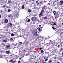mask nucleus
<instances>
[{"mask_svg":"<svg viewBox=\"0 0 63 63\" xmlns=\"http://www.w3.org/2000/svg\"><path fill=\"white\" fill-rule=\"evenodd\" d=\"M43 14H45V11H44V10L42 9L40 12V13L39 14V17H41V16H43Z\"/></svg>","mask_w":63,"mask_h":63,"instance_id":"f257e3e1","label":"nucleus"},{"mask_svg":"<svg viewBox=\"0 0 63 63\" xmlns=\"http://www.w3.org/2000/svg\"><path fill=\"white\" fill-rule=\"evenodd\" d=\"M10 47V45H6L5 48L6 49H9Z\"/></svg>","mask_w":63,"mask_h":63,"instance_id":"f03ea898","label":"nucleus"},{"mask_svg":"<svg viewBox=\"0 0 63 63\" xmlns=\"http://www.w3.org/2000/svg\"><path fill=\"white\" fill-rule=\"evenodd\" d=\"M55 18H57L59 16V14L58 13H56V14H55Z\"/></svg>","mask_w":63,"mask_h":63,"instance_id":"7ed1b4c3","label":"nucleus"},{"mask_svg":"<svg viewBox=\"0 0 63 63\" xmlns=\"http://www.w3.org/2000/svg\"><path fill=\"white\" fill-rule=\"evenodd\" d=\"M36 19V18L35 17H33L32 18V21H35Z\"/></svg>","mask_w":63,"mask_h":63,"instance_id":"20e7f679","label":"nucleus"},{"mask_svg":"<svg viewBox=\"0 0 63 63\" xmlns=\"http://www.w3.org/2000/svg\"><path fill=\"white\" fill-rule=\"evenodd\" d=\"M46 9H47V7L46 6V5H45L44 6L42 7V10H45Z\"/></svg>","mask_w":63,"mask_h":63,"instance_id":"39448f33","label":"nucleus"},{"mask_svg":"<svg viewBox=\"0 0 63 63\" xmlns=\"http://www.w3.org/2000/svg\"><path fill=\"white\" fill-rule=\"evenodd\" d=\"M8 22V19H6L4 20V23H7Z\"/></svg>","mask_w":63,"mask_h":63,"instance_id":"423d86ee","label":"nucleus"},{"mask_svg":"<svg viewBox=\"0 0 63 63\" xmlns=\"http://www.w3.org/2000/svg\"><path fill=\"white\" fill-rule=\"evenodd\" d=\"M63 0H62L61 1H60V3H61L60 4V5H62V4H63Z\"/></svg>","mask_w":63,"mask_h":63,"instance_id":"0eeeda50","label":"nucleus"},{"mask_svg":"<svg viewBox=\"0 0 63 63\" xmlns=\"http://www.w3.org/2000/svg\"><path fill=\"white\" fill-rule=\"evenodd\" d=\"M36 3L37 5H40V3H39V1L38 0H37L36 1Z\"/></svg>","mask_w":63,"mask_h":63,"instance_id":"6e6552de","label":"nucleus"},{"mask_svg":"<svg viewBox=\"0 0 63 63\" xmlns=\"http://www.w3.org/2000/svg\"><path fill=\"white\" fill-rule=\"evenodd\" d=\"M42 3H43V1H40V3H39V4H40V5H43V4Z\"/></svg>","mask_w":63,"mask_h":63,"instance_id":"1a4fd4ad","label":"nucleus"},{"mask_svg":"<svg viewBox=\"0 0 63 63\" xmlns=\"http://www.w3.org/2000/svg\"><path fill=\"white\" fill-rule=\"evenodd\" d=\"M53 13L54 14V15H55L56 14V11H53Z\"/></svg>","mask_w":63,"mask_h":63,"instance_id":"9d476101","label":"nucleus"},{"mask_svg":"<svg viewBox=\"0 0 63 63\" xmlns=\"http://www.w3.org/2000/svg\"><path fill=\"white\" fill-rule=\"evenodd\" d=\"M33 31V33H37V31L36 30H34Z\"/></svg>","mask_w":63,"mask_h":63,"instance_id":"9b49d317","label":"nucleus"},{"mask_svg":"<svg viewBox=\"0 0 63 63\" xmlns=\"http://www.w3.org/2000/svg\"><path fill=\"white\" fill-rule=\"evenodd\" d=\"M33 57H32V56H30V59H35L34 58H33Z\"/></svg>","mask_w":63,"mask_h":63,"instance_id":"f8f14e48","label":"nucleus"},{"mask_svg":"<svg viewBox=\"0 0 63 63\" xmlns=\"http://www.w3.org/2000/svg\"><path fill=\"white\" fill-rule=\"evenodd\" d=\"M48 63H51V62H52V60H49V61H48Z\"/></svg>","mask_w":63,"mask_h":63,"instance_id":"ddd939ff","label":"nucleus"},{"mask_svg":"<svg viewBox=\"0 0 63 63\" xmlns=\"http://www.w3.org/2000/svg\"><path fill=\"white\" fill-rule=\"evenodd\" d=\"M8 25H10L11 26H12V23H9L8 24Z\"/></svg>","mask_w":63,"mask_h":63,"instance_id":"4468645a","label":"nucleus"},{"mask_svg":"<svg viewBox=\"0 0 63 63\" xmlns=\"http://www.w3.org/2000/svg\"><path fill=\"white\" fill-rule=\"evenodd\" d=\"M6 53L7 54H9V53H10V51H6Z\"/></svg>","mask_w":63,"mask_h":63,"instance_id":"2eb2a0df","label":"nucleus"},{"mask_svg":"<svg viewBox=\"0 0 63 63\" xmlns=\"http://www.w3.org/2000/svg\"><path fill=\"white\" fill-rule=\"evenodd\" d=\"M16 16V18H17V17H18V14H17V15H16V16Z\"/></svg>","mask_w":63,"mask_h":63,"instance_id":"dca6fc26","label":"nucleus"},{"mask_svg":"<svg viewBox=\"0 0 63 63\" xmlns=\"http://www.w3.org/2000/svg\"><path fill=\"white\" fill-rule=\"evenodd\" d=\"M11 16H12V15L11 14L9 15L8 16V17H10Z\"/></svg>","mask_w":63,"mask_h":63,"instance_id":"f3484780","label":"nucleus"},{"mask_svg":"<svg viewBox=\"0 0 63 63\" xmlns=\"http://www.w3.org/2000/svg\"><path fill=\"white\" fill-rule=\"evenodd\" d=\"M8 3L9 4H11V3H12V2L10 1V0H8Z\"/></svg>","mask_w":63,"mask_h":63,"instance_id":"a211bd4d","label":"nucleus"},{"mask_svg":"<svg viewBox=\"0 0 63 63\" xmlns=\"http://www.w3.org/2000/svg\"><path fill=\"white\" fill-rule=\"evenodd\" d=\"M22 9H24V6L23 5L22 6Z\"/></svg>","mask_w":63,"mask_h":63,"instance_id":"6ab92c4d","label":"nucleus"},{"mask_svg":"<svg viewBox=\"0 0 63 63\" xmlns=\"http://www.w3.org/2000/svg\"><path fill=\"white\" fill-rule=\"evenodd\" d=\"M51 4V3H48L47 4V6H50Z\"/></svg>","mask_w":63,"mask_h":63,"instance_id":"aec40b11","label":"nucleus"},{"mask_svg":"<svg viewBox=\"0 0 63 63\" xmlns=\"http://www.w3.org/2000/svg\"><path fill=\"white\" fill-rule=\"evenodd\" d=\"M47 60H48V58H46V59H45V61L46 62L47 61Z\"/></svg>","mask_w":63,"mask_h":63,"instance_id":"412c9836","label":"nucleus"},{"mask_svg":"<svg viewBox=\"0 0 63 63\" xmlns=\"http://www.w3.org/2000/svg\"><path fill=\"white\" fill-rule=\"evenodd\" d=\"M35 21H39V20L38 19H36V20H35Z\"/></svg>","mask_w":63,"mask_h":63,"instance_id":"4be33fe9","label":"nucleus"},{"mask_svg":"<svg viewBox=\"0 0 63 63\" xmlns=\"http://www.w3.org/2000/svg\"><path fill=\"white\" fill-rule=\"evenodd\" d=\"M3 42H4L5 43H6L7 42V41L6 40H3Z\"/></svg>","mask_w":63,"mask_h":63,"instance_id":"5701e85b","label":"nucleus"},{"mask_svg":"<svg viewBox=\"0 0 63 63\" xmlns=\"http://www.w3.org/2000/svg\"><path fill=\"white\" fill-rule=\"evenodd\" d=\"M43 18L44 19H47V17L46 16L44 17H43Z\"/></svg>","mask_w":63,"mask_h":63,"instance_id":"b1692460","label":"nucleus"},{"mask_svg":"<svg viewBox=\"0 0 63 63\" xmlns=\"http://www.w3.org/2000/svg\"><path fill=\"white\" fill-rule=\"evenodd\" d=\"M31 9H29L28 10V12L29 13H30L31 12Z\"/></svg>","mask_w":63,"mask_h":63,"instance_id":"393cba45","label":"nucleus"},{"mask_svg":"<svg viewBox=\"0 0 63 63\" xmlns=\"http://www.w3.org/2000/svg\"><path fill=\"white\" fill-rule=\"evenodd\" d=\"M30 19H28V22H30Z\"/></svg>","mask_w":63,"mask_h":63,"instance_id":"a878e982","label":"nucleus"},{"mask_svg":"<svg viewBox=\"0 0 63 63\" xmlns=\"http://www.w3.org/2000/svg\"><path fill=\"white\" fill-rule=\"evenodd\" d=\"M19 45H22V42H20L19 43Z\"/></svg>","mask_w":63,"mask_h":63,"instance_id":"bb28decb","label":"nucleus"},{"mask_svg":"<svg viewBox=\"0 0 63 63\" xmlns=\"http://www.w3.org/2000/svg\"><path fill=\"white\" fill-rule=\"evenodd\" d=\"M14 36V33H12L11 34V36Z\"/></svg>","mask_w":63,"mask_h":63,"instance_id":"cd10ccee","label":"nucleus"},{"mask_svg":"<svg viewBox=\"0 0 63 63\" xmlns=\"http://www.w3.org/2000/svg\"><path fill=\"white\" fill-rule=\"evenodd\" d=\"M8 12H11V9H8Z\"/></svg>","mask_w":63,"mask_h":63,"instance_id":"c85d7f7f","label":"nucleus"},{"mask_svg":"<svg viewBox=\"0 0 63 63\" xmlns=\"http://www.w3.org/2000/svg\"><path fill=\"white\" fill-rule=\"evenodd\" d=\"M63 48H61L60 49V51H62V50H63Z\"/></svg>","mask_w":63,"mask_h":63,"instance_id":"c756f323","label":"nucleus"},{"mask_svg":"<svg viewBox=\"0 0 63 63\" xmlns=\"http://www.w3.org/2000/svg\"><path fill=\"white\" fill-rule=\"evenodd\" d=\"M2 45H3V47H4V46L6 45V44H2Z\"/></svg>","mask_w":63,"mask_h":63,"instance_id":"7c9ffc66","label":"nucleus"},{"mask_svg":"<svg viewBox=\"0 0 63 63\" xmlns=\"http://www.w3.org/2000/svg\"><path fill=\"white\" fill-rule=\"evenodd\" d=\"M32 34L33 36H36V34L35 33H33Z\"/></svg>","mask_w":63,"mask_h":63,"instance_id":"2f4dec72","label":"nucleus"},{"mask_svg":"<svg viewBox=\"0 0 63 63\" xmlns=\"http://www.w3.org/2000/svg\"><path fill=\"white\" fill-rule=\"evenodd\" d=\"M55 49V51H57V50H58V49H57V48H56Z\"/></svg>","mask_w":63,"mask_h":63,"instance_id":"473e14b6","label":"nucleus"},{"mask_svg":"<svg viewBox=\"0 0 63 63\" xmlns=\"http://www.w3.org/2000/svg\"><path fill=\"white\" fill-rule=\"evenodd\" d=\"M10 41H13V39L12 38L10 39Z\"/></svg>","mask_w":63,"mask_h":63,"instance_id":"72a5a7b5","label":"nucleus"},{"mask_svg":"<svg viewBox=\"0 0 63 63\" xmlns=\"http://www.w3.org/2000/svg\"><path fill=\"white\" fill-rule=\"evenodd\" d=\"M41 53H43V50H41Z\"/></svg>","mask_w":63,"mask_h":63,"instance_id":"f704fd0d","label":"nucleus"},{"mask_svg":"<svg viewBox=\"0 0 63 63\" xmlns=\"http://www.w3.org/2000/svg\"><path fill=\"white\" fill-rule=\"evenodd\" d=\"M52 28L54 30V29H55V28L54 27H52Z\"/></svg>","mask_w":63,"mask_h":63,"instance_id":"c9c22d12","label":"nucleus"},{"mask_svg":"<svg viewBox=\"0 0 63 63\" xmlns=\"http://www.w3.org/2000/svg\"><path fill=\"white\" fill-rule=\"evenodd\" d=\"M13 61H12V60L10 61V62H13Z\"/></svg>","mask_w":63,"mask_h":63,"instance_id":"e433bc0d","label":"nucleus"},{"mask_svg":"<svg viewBox=\"0 0 63 63\" xmlns=\"http://www.w3.org/2000/svg\"><path fill=\"white\" fill-rule=\"evenodd\" d=\"M54 59H55V60H56V59H57V58H56V57H55L54 58Z\"/></svg>","mask_w":63,"mask_h":63,"instance_id":"4c0bfd02","label":"nucleus"},{"mask_svg":"<svg viewBox=\"0 0 63 63\" xmlns=\"http://www.w3.org/2000/svg\"><path fill=\"white\" fill-rule=\"evenodd\" d=\"M57 47H58V48H59V47H60V46L59 45H58Z\"/></svg>","mask_w":63,"mask_h":63,"instance_id":"58836bf2","label":"nucleus"},{"mask_svg":"<svg viewBox=\"0 0 63 63\" xmlns=\"http://www.w3.org/2000/svg\"><path fill=\"white\" fill-rule=\"evenodd\" d=\"M54 25H56V23L55 22L54 23Z\"/></svg>","mask_w":63,"mask_h":63,"instance_id":"ea45409f","label":"nucleus"},{"mask_svg":"<svg viewBox=\"0 0 63 63\" xmlns=\"http://www.w3.org/2000/svg\"><path fill=\"white\" fill-rule=\"evenodd\" d=\"M5 7H6V5H4L3 6V8H5Z\"/></svg>","mask_w":63,"mask_h":63,"instance_id":"a19ab883","label":"nucleus"},{"mask_svg":"<svg viewBox=\"0 0 63 63\" xmlns=\"http://www.w3.org/2000/svg\"><path fill=\"white\" fill-rule=\"evenodd\" d=\"M37 29H38V30H39L40 29V28H37Z\"/></svg>","mask_w":63,"mask_h":63,"instance_id":"79ce46f5","label":"nucleus"},{"mask_svg":"<svg viewBox=\"0 0 63 63\" xmlns=\"http://www.w3.org/2000/svg\"><path fill=\"white\" fill-rule=\"evenodd\" d=\"M35 35L36 36V35H38V33H35Z\"/></svg>","mask_w":63,"mask_h":63,"instance_id":"37998d69","label":"nucleus"},{"mask_svg":"<svg viewBox=\"0 0 63 63\" xmlns=\"http://www.w3.org/2000/svg\"><path fill=\"white\" fill-rule=\"evenodd\" d=\"M39 27H41V26H41V25H39Z\"/></svg>","mask_w":63,"mask_h":63,"instance_id":"c03bdc74","label":"nucleus"},{"mask_svg":"<svg viewBox=\"0 0 63 63\" xmlns=\"http://www.w3.org/2000/svg\"><path fill=\"white\" fill-rule=\"evenodd\" d=\"M18 62V63H20V61H19Z\"/></svg>","mask_w":63,"mask_h":63,"instance_id":"a18cd8bd","label":"nucleus"},{"mask_svg":"<svg viewBox=\"0 0 63 63\" xmlns=\"http://www.w3.org/2000/svg\"><path fill=\"white\" fill-rule=\"evenodd\" d=\"M39 49H40L41 50V49H42V48H39Z\"/></svg>","mask_w":63,"mask_h":63,"instance_id":"49530a36","label":"nucleus"},{"mask_svg":"<svg viewBox=\"0 0 63 63\" xmlns=\"http://www.w3.org/2000/svg\"><path fill=\"white\" fill-rule=\"evenodd\" d=\"M11 45H14V43H13L11 44Z\"/></svg>","mask_w":63,"mask_h":63,"instance_id":"de8ad7c7","label":"nucleus"},{"mask_svg":"<svg viewBox=\"0 0 63 63\" xmlns=\"http://www.w3.org/2000/svg\"><path fill=\"white\" fill-rule=\"evenodd\" d=\"M62 56H63V52L62 53Z\"/></svg>","mask_w":63,"mask_h":63,"instance_id":"09e8293b","label":"nucleus"},{"mask_svg":"<svg viewBox=\"0 0 63 63\" xmlns=\"http://www.w3.org/2000/svg\"><path fill=\"white\" fill-rule=\"evenodd\" d=\"M16 62V61H14V62Z\"/></svg>","mask_w":63,"mask_h":63,"instance_id":"8fccbe9b","label":"nucleus"},{"mask_svg":"<svg viewBox=\"0 0 63 63\" xmlns=\"http://www.w3.org/2000/svg\"><path fill=\"white\" fill-rule=\"evenodd\" d=\"M41 63H46V62H43Z\"/></svg>","mask_w":63,"mask_h":63,"instance_id":"3c124183","label":"nucleus"},{"mask_svg":"<svg viewBox=\"0 0 63 63\" xmlns=\"http://www.w3.org/2000/svg\"><path fill=\"white\" fill-rule=\"evenodd\" d=\"M2 11L1 10V11H0V13H2Z\"/></svg>","mask_w":63,"mask_h":63,"instance_id":"603ef678","label":"nucleus"},{"mask_svg":"<svg viewBox=\"0 0 63 63\" xmlns=\"http://www.w3.org/2000/svg\"><path fill=\"white\" fill-rule=\"evenodd\" d=\"M2 57L0 56V58H1Z\"/></svg>","mask_w":63,"mask_h":63,"instance_id":"864d4df0","label":"nucleus"},{"mask_svg":"<svg viewBox=\"0 0 63 63\" xmlns=\"http://www.w3.org/2000/svg\"><path fill=\"white\" fill-rule=\"evenodd\" d=\"M39 31H41V30H40V29H39Z\"/></svg>","mask_w":63,"mask_h":63,"instance_id":"5fc2aeb1","label":"nucleus"},{"mask_svg":"<svg viewBox=\"0 0 63 63\" xmlns=\"http://www.w3.org/2000/svg\"><path fill=\"white\" fill-rule=\"evenodd\" d=\"M35 51H33V52H35Z\"/></svg>","mask_w":63,"mask_h":63,"instance_id":"6e6d98bb","label":"nucleus"},{"mask_svg":"<svg viewBox=\"0 0 63 63\" xmlns=\"http://www.w3.org/2000/svg\"><path fill=\"white\" fill-rule=\"evenodd\" d=\"M1 16L0 15V18H1Z\"/></svg>","mask_w":63,"mask_h":63,"instance_id":"4d7b16f0","label":"nucleus"},{"mask_svg":"<svg viewBox=\"0 0 63 63\" xmlns=\"http://www.w3.org/2000/svg\"><path fill=\"white\" fill-rule=\"evenodd\" d=\"M19 59L20 60H21V58H20Z\"/></svg>","mask_w":63,"mask_h":63,"instance_id":"13d9d810","label":"nucleus"},{"mask_svg":"<svg viewBox=\"0 0 63 63\" xmlns=\"http://www.w3.org/2000/svg\"><path fill=\"white\" fill-rule=\"evenodd\" d=\"M57 63H60V62H58Z\"/></svg>","mask_w":63,"mask_h":63,"instance_id":"bf43d9fd","label":"nucleus"},{"mask_svg":"<svg viewBox=\"0 0 63 63\" xmlns=\"http://www.w3.org/2000/svg\"><path fill=\"white\" fill-rule=\"evenodd\" d=\"M46 57H45L44 58V59H45V58H46Z\"/></svg>","mask_w":63,"mask_h":63,"instance_id":"052dcab7","label":"nucleus"},{"mask_svg":"<svg viewBox=\"0 0 63 63\" xmlns=\"http://www.w3.org/2000/svg\"><path fill=\"white\" fill-rule=\"evenodd\" d=\"M62 25H63V23L62 24Z\"/></svg>","mask_w":63,"mask_h":63,"instance_id":"680f3d73","label":"nucleus"},{"mask_svg":"<svg viewBox=\"0 0 63 63\" xmlns=\"http://www.w3.org/2000/svg\"><path fill=\"white\" fill-rule=\"evenodd\" d=\"M17 28H18V27H17Z\"/></svg>","mask_w":63,"mask_h":63,"instance_id":"e2e57ef3","label":"nucleus"},{"mask_svg":"<svg viewBox=\"0 0 63 63\" xmlns=\"http://www.w3.org/2000/svg\"><path fill=\"white\" fill-rule=\"evenodd\" d=\"M35 63H38L36 62Z\"/></svg>","mask_w":63,"mask_h":63,"instance_id":"0e129e2a","label":"nucleus"},{"mask_svg":"<svg viewBox=\"0 0 63 63\" xmlns=\"http://www.w3.org/2000/svg\"><path fill=\"white\" fill-rule=\"evenodd\" d=\"M32 1H34V0H33Z\"/></svg>","mask_w":63,"mask_h":63,"instance_id":"69168bd1","label":"nucleus"},{"mask_svg":"<svg viewBox=\"0 0 63 63\" xmlns=\"http://www.w3.org/2000/svg\"><path fill=\"white\" fill-rule=\"evenodd\" d=\"M54 61V62H55V61H56L55 60V61Z\"/></svg>","mask_w":63,"mask_h":63,"instance_id":"338daca9","label":"nucleus"},{"mask_svg":"<svg viewBox=\"0 0 63 63\" xmlns=\"http://www.w3.org/2000/svg\"><path fill=\"white\" fill-rule=\"evenodd\" d=\"M23 32H24V31H23L22 32L23 33Z\"/></svg>","mask_w":63,"mask_h":63,"instance_id":"774afa93","label":"nucleus"}]
</instances>
